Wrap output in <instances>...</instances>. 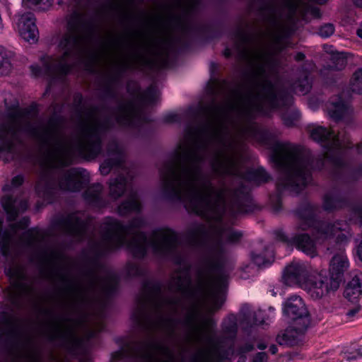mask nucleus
Masks as SVG:
<instances>
[{
  "label": "nucleus",
  "instance_id": "nucleus-12",
  "mask_svg": "<svg viewBox=\"0 0 362 362\" xmlns=\"http://www.w3.org/2000/svg\"><path fill=\"white\" fill-rule=\"evenodd\" d=\"M13 26L19 36L25 41L30 43L37 42L38 30L35 25L33 13L30 12L18 13L14 17Z\"/></svg>",
  "mask_w": 362,
  "mask_h": 362
},
{
  "label": "nucleus",
  "instance_id": "nucleus-54",
  "mask_svg": "<svg viewBox=\"0 0 362 362\" xmlns=\"http://www.w3.org/2000/svg\"><path fill=\"white\" fill-rule=\"evenodd\" d=\"M328 0H318V5L319 4H324L326 2H327Z\"/></svg>",
  "mask_w": 362,
  "mask_h": 362
},
{
  "label": "nucleus",
  "instance_id": "nucleus-39",
  "mask_svg": "<svg viewBox=\"0 0 362 362\" xmlns=\"http://www.w3.org/2000/svg\"><path fill=\"white\" fill-rule=\"evenodd\" d=\"M254 273L255 269L253 267H251L250 265H246L245 267H243V273L241 274L242 278L247 279L248 276L245 275L244 273Z\"/></svg>",
  "mask_w": 362,
  "mask_h": 362
},
{
  "label": "nucleus",
  "instance_id": "nucleus-16",
  "mask_svg": "<svg viewBox=\"0 0 362 362\" xmlns=\"http://www.w3.org/2000/svg\"><path fill=\"white\" fill-rule=\"evenodd\" d=\"M113 118L118 124L127 127L137 126L142 120L141 112L133 102L119 106Z\"/></svg>",
  "mask_w": 362,
  "mask_h": 362
},
{
  "label": "nucleus",
  "instance_id": "nucleus-33",
  "mask_svg": "<svg viewBox=\"0 0 362 362\" xmlns=\"http://www.w3.org/2000/svg\"><path fill=\"white\" fill-rule=\"evenodd\" d=\"M334 32V26L332 23H325L318 28V35L327 38L331 36Z\"/></svg>",
  "mask_w": 362,
  "mask_h": 362
},
{
  "label": "nucleus",
  "instance_id": "nucleus-23",
  "mask_svg": "<svg viewBox=\"0 0 362 362\" xmlns=\"http://www.w3.org/2000/svg\"><path fill=\"white\" fill-rule=\"evenodd\" d=\"M108 155L114 157V160H105L100 168V172L103 175H107L114 165H120L123 162V155L119 145L113 142L108 148Z\"/></svg>",
  "mask_w": 362,
  "mask_h": 362
},
{
  "label": "nucleus",
  "instance_id": "nucleus-46",
  "mask_svg": "<svg viewBox=\"0 0 362 362\" xmlns=\"http://www.w3.org/2000/svg\"><path fill=\"white\" fill-rule=\"evenodd\" d=\"M278 351V349L276 347V346L275 345H272L270 347H269V351L272 354H275Z\"/></svg>",
  "mask_w": 362,
  "mask_h": 362
},
{
  "label": "nucleus",
  "instance_id": "nucleus-43",
  "mask_svg": "<svg viewBox=\"0 0 362 362\" xmlns=\"http://www.w3.org/2000/svg\"><path fill=\"white\" fill-rule=\"evenodd\" d=\"M273 207L275 211L278 212L281 208V203L280 200L276 198V203H273Z\"/></svg>",
  "mask_w": 362,
  "mask_h": 362
},
{
  "label": "nucleus",
  "instance_id": "nucleus-17",
  "mask_svg": "<svg viewBox=\"0 0 362 362\" xmlns=\"http://www.w3.org/2000/svg\"><path fill=\"white\" fill-rule=\"evenodd\" d=\"M62 228L65 233L81 240L86 238L91 227L81 219L80 214H73L62 221Z\"/></svg>",
  "mask_w": 362,
  "mask_h": 362
},
{
  "label": "nucleus",
  "instance_id": "nucleus-36",
  "mask_svg": "<svg viewBox=\"0 0 362 362\" xmlns=\"http://www.w3.org/2000/svg\"><path fill=\"white\" fill-rule=\"evenodd\" d=\"M268 357L266 353H257L253 358L252 362H267Z\"/></svg>",
  "mask_w": 362,
  "mask_h": 362
},
{
  "label": "nucleus",
  "instance_id": "nucleus-42",
  "mask_svg": "<svg viewBox=\"0 0 362 362\" xmlns=\"http://www.w3.org/2000/svg\"><path fill=\"white\" fill-rule=\"evenodd\" d=\"M166 121L168 122H175L177 121V115L176 114H170L167 115Z\"/></svg>",
  "mask_w": 362,
  "mask_h": 362
},
{
  "label": "nucleus",
  "instance_id": "nucleus-13",
  "mask_svg": "<svg viewBox=\"0 0 362 362\" xmlns=\"http://www.w3.org/2000/svg\"><path fill=\"white\" fill-rule=\"evenodd\" d=\"M141 358L146 362H174L173 350L165 344L151 342L145 345L139 354Z\"/></svg>",
  "mask_w": 362,
  "mask_h": 362
},
{
  "label": "nucleus",
  "instance_id": "nucleus-10",
  "mask_svg": "<svg viewBox=\"0 0 362 362\" xmlns=\"http://www.w3.org/2000/svg\"><path fill=\"white\" fill-rule=\"evenodd\" d=\"M318 144L323 148V156L335 165L341 164L344 148H349L345 141H341L334 133L322 127H318Z\"/></svg>",
  "mask_w": 362,
  "mask_h": 362
},
{
  "label": "nucleus",
  "instance_id": "nucleus-32",
  "mask_svg": "<svg viewBox=\"0 0 362 362\" xmlns=\"http://www.w3.org/2000/svg\"><path fill=\"white\" fill-rule=\"evenodd\" d=\"M351 88L353 92L362 93V69L354 73L351 81Z\"/></svg>",
  "mask_w": 362,
  "mask_h": 362
},
{
  "label": "nucleus",
  "instance_id": "nucleus-7",
  "mask_svg": "<svg viewBox=\"0 0 362 362\" xmlns=\"http://www.w3.org/2000/svg\"><path fill=\"white\" fill-rule=\"evenodd\" d=\"M127 177L122 174L115 179H112L109 183V195L113 200L119 199L124 192L129 189V194L126 201L123 202L117 208V212L121 216H125L132 211H139L141 204L136 192L132 187L129 180V170H123Z\"/></svg>",
  "mask_w": 362,
  "mask_h": 362
},
{
  "label": "nucleus",
  "instance_id": "nucleus-58",
  "mask_svg": "<svg viewBox=\"0 0 362 362\" xmlns=\"http://www.w3.org/2000/svg\"><path fill=\"white\" fill-rule=\"evenodd\" d=\"M269 310H270L272 312H273V311H274V308H270Z\"/></svg>",
  "mask_w": 362,
  "mask_h": 362
},
{
  "label": "nucleus",
  "instance_id": "nucleus-22",
  "mask_svg": "<svg viewBox=\"0 0 362 362\" xmlns=\"http://www.w3.org/2000/svg\"><path fill=\"white\" fill-rule=\"evenodd\" d=\"M1 204L9 221L14 220L18 213L25 210L28 206L25 201L13 199L9 196H5L2 199Z\"/></svg>",
  "mask_w": 362,
  "mask_h": 362
},
{
  "label": "nucleus",
  "instance_id": "nucleus-6",
  "mask_svg": "<svg viewBox=\"0 0 362 362\" xmlns=\"http://www.w3.org/2000/svg\"><path fill=\"white\" fill-rule=\"evenodd\" d=\"M117 284V276L113 272L104 267L96 265L88 272L82 281L70 285L71 297L77 303L86 304L91 301L95 293H110Z\"/></svg>",
  "mask_w": 362,
  "mask_h": 362
},
{
  "label": "nucleus",
  "instance_id": "nucleus-11",
  "mask_svg": "<svg viewBox=\"0 0 362 362\" xmlns=\"http://www.w3.org/2000/svg\"><path fill=\"white\" fill-rule=\"evenodd\" d=\"M349 267L348 259L343 251L335 255L330 262L329 278L320 281L318 289L322 290V294L334 291L339 287L344 272Z\"/></svg>",
  "mask_w": 362,
  "mask_h": 362
},
{
  "label": "nucleus",
  "instance_id": "nucleus-15",
  "mask_svg": "<svg viewBox=\"0 0 362 362\" xmlns=\"http://www.w3.org/2000/svg\"><path fill=\"white\" fill-rule=\"evenodd\" d=\"M28 221L23 218L19 223H9L4 226L2 220L0 219V252L4 257H8L13 247V240L20 228H24L28 226Z\"/></svg>",
  "mask_w": 362,
  "mask_h": 362
},
{
  "label": "nucleus",
  "instance_id": "nucleus-55",
  "mask_svg": "<svg viewBox=\"0 0 362 362\" xmlns=\"http://www.w3.org/2000/svg\"><path fill=\"white\" fill-rule=\"evenodd\" d=\"M311 136L312 138L313 139V140H315L316 139V137H315V132L314 130L311 133Z\"/></svg>",
  "mask_w": 362,
  "mask_h": 362
},
{
  "label": "nucleus",
  "instance_id": "nucleus-1",
  "mask_svg": "<svg viewBox=\"0 0 362 362\" xmlns=\"http://www.w3.org/2000/svg\"><path fill=\"white\" fill-rule=\"evenodd\" d=\"M276 100V94H227L221 103H213L201 118L187 125L173 158L160 170L165 194L182 202L188 211L212 221L207 233L202 226L189 232L193 245L206 242L194 283L185 263L183 247L171 229H156L147 238L139 231L145 223L141 218L124 226L108 217L100 226V240L96 245L100 252L125 247L135 257H142L150 250L156 255L170 257L176 264H182L172 277L169 293L158 283L144 286L132 317L141 325L148 320V312L153 311L156 315L154 325L173 336L180 320L177 315L183 313L185 326L195 328V341L203 346L208 359L216 355L221 346L215 330L216 322L209 317H201L202 313H213L221 307L228 279V274L219 268L224 245L238 242L243 234L223 218L226 209L233 215L240 212L235 209L239 204L236 192L223 183L215 186L212 177L203 172L202 163L209 155L215 174L240 175L236 143L230 127L237 128L246 138L257 139L260 131L252 119L255 114L274 108Z\"/></svg>",
  "mask_w": 362,
  "mask_h": 362
},
{
  "label": "nucleus",
  "instance_id": "nucleus-45",
  "mask_svg": "<svg viewBox=\"0 0 362 362\" xmlns=\"http://www.w3.org/2000/svg\"><path fill=\"white\" fill-rule=\"evenodd\" d=\"M357 252H358V255L360 259L362 260V239H361V241L358 247Z\"/></svg>",
  "mask_w": 362,
  "mask_h": 362
},
{
  "label": "nucleus",
  "instance_id": "nucleus-44",
  "mask_svg": "<svg viewBox=\"0 0 362 362\" xmlns=\"http://www.w3.org/2000/svg\"><path fill=\"white\" fill-rule=\"evenodd\" d=\"M359 310V306H356L353 310H351L349 313H348V315L349 316H353Z\"/></svg>",
  "mask_w": 362,
  "mask_h": 362
},
{
  "label": "nucleus",
  "instance_id": "nucleus-41",
  "mask_svg": "<svg viewBox=\"0 0 362 362\" xmlns=\"http://www.w3.org/2000/svg\"><path fill=\"white\" fill-rule=\"evenodd\" d=\"M338 63L334 66V69H341L346 65V60L343 57H337V59Z\"/></svg>",
  "mask_w": 362,
  "mask_h": 362
},
{
  "label": "nucleus",
  "instance_id": "nucleus-48",
  "mask_svg": "<svg viewBox=\"0 0 362 362\" xmlns=\"http://www.w3.org/2000/svg\"><path fill=\"white\" fill-rule=\"evenodd\" d=\"M362 354L360 352H358L357 354L354 356H347L348 360H354L356 359L358 357H361Z\"/></svg>",
  "mask_w": 362,
  "mask_h": 362
},
{
  "label": "nucleus",
  "instance_id": "nucleus-24",
  "mask_svg": "<svg viewBox=\"0 0 362 362\" xmlns=\"http://www.w3.org/2000/svg\"><path fill=\"white\" fill-rule=\"evenodd\" d=\"M341 230L339 223L332 225L318 222V241L322 238L326 239L332 236H337V240L342 242L346 236L339 232Z\"/></svg>",
  "mask_w": 362,
  "mask_h": 362
},
{
  "label": "nucleus",
  "instance_id": "nucleus-20",
  "mask_svg": "<svg viewBox=\"0 0 362 362\" xmlns=\"http://www.w3.org/2000/svg\"><path fill=\"white\" fill-rule=\"evenodd\" d=\"M140 59L139 54L136 52L124 53L118 59L113 62L112 71L113 73V80H119L122 72L127 69H133Z\"/></svg>",
  "mask_w": 362,
  "mask_h": 362
},
{
  "label": "nucleus",
  "instance_id": "nucleus-38",
  "mask_svg": "<svg viewBox=\"0 0 362 362\" xmlns=\"http://www.w3.org/2000/svg\"><path fill=\"white\" fill-rule=\"evenodd\" d=\"M297 119V115H294L292 118H290L288 115L284 116V121L286 125L293 126L295 124V121Z\"/></svg>",
  "mask_w": 362,
  "mask_h": 362
},
{
  "label": "nucleus",
  "instance_id": "nucleus-37",
  "mask_svg": "<svg viewBox=\"0 0 362 362\" xmlns=\"http://www.w3.org/2000/svg\"><path fill=\"white\" fill-rule=\"evenodd\" d=\"M23 182V177L22 175L15 176L11 180L12 187H17L22 185Z\"/></svg>",
  "mask_w": 362,
  "mask_h": 362
},
{
  "label": "nucleus",
  "instance_id": "nucleus-35",
  "mask_svg": "<svg viewBox=\"0 0 362 362\" xmlns=\"http://www.w3.org/2000/svg\"><path fill=\"white\" fill-rule=\"evenodd\" d=\"M58 259V254L57 252H51L44 257V261L47 264H54Z\"/></svg>",
  "mask_w": 362,
  "mask_h": 362
},
{
  "label": "nucleus",
  "instance_id": "nucleus-52",
  "mask_svg": "<svg viewBox=\"0 0 362 362\" xmlns=\"http://www.w3.org/2000/svg\"><path fill=\"white\" fill-rule=\"evenodd\" d=\"M303 57H304V55H303V54H301V53L298 54L296 56V59L298 60H301L303 59Z\"/></svg>",
  "mask_w": 362,
  "mask_h": 362
},
{
  "label": "nucleus",
  "instance_id": "nucleus-18",
  "mask_svg": "<svg viewBox=\"0 0 362 362\" xmlns=\"http://www.w3.org/2000/svg\"><path fill=\"white\" fill-rule=\"evenodd\" d=\"M6 273L11 281V292L13 295L21 296L28 290L24 268L21 264L12 262L6 268Z\"/></svg>",
  "mask_w": 362,
  "mask_h": 362
},
{
  "label": "nucleus",
  "instance_id": "nucleus-28",
  "mask_svg": "<svg viewBox=\"0 0 362 362\" xmlns=\"http://www.w3.org/2000/svg\"><path fill=\"white\" fill-rule=\"evenodd\" d=\"M13 53L4 47H0V76L8 74L13 67Z\"/></svg>",
  "mask_w": 362,
  "mask_h": 362
},
{
  "label": "nucleus",
  "instance_id": "nucleus-14",
  "mask_svg": "<svg viewBox=\"0 0 362 362\" xmlns=\"http://www.w3.org/2000/svg\"><path fill=\"white\" fill-rule=\"evenodd\" d=\"M283 312L287 320L294 324H309L308 312L303 299L298 296L288 298L284 303Z\"/></svg>",
  "mask_w": 362,
  "mask_h": 362
},
{
  "label": "nucleus",
  "instance_id": "nucleus-34",
  "mask_svg": "<svg viewBox=\"0 0 362 362\" xmlns=\"http://www.w3.org/2000/svg\"><path fill=\"white\" fill-rule=\"evenodd\" d=\"M10 325L11 320L7 315L4 314L2 316H0V332L4 328L9 327Z\"/></svg>",
  "mask_w": 362,
  "mask_h": 362
},
{
  "label": "nucleus",
  "instance_id": "nucleus-57",
  "mask_svg": "<svg viewBox=\"0 0 362 362\" xmlns=\"http://www.w3.org/2000/svg\"><path fill=\"white\" fill-rule=\"evenodd\" d=\"M358 151L361 152V149L359 148V146L357 147Z\"/></svg>",
  "mask_w": 362,
  "mask_h": 362
},
{
  "label": "nucleus",
  "instance_id": "nucleus-19",
  "mask_svg": "<svg viewBox=\"0 0 362 362\" xmlns=\"http://www.w3.org/2000/svg\"><path fill=\"white\" fill-rule=\"evenodd\" d=\"M308 325L305 320L303 324H294L284 332L279 334L276 340L281 345L293 346L298 343L300 340L302 334L305 330Z\"/></svg>",
  "mask_w": 362,
  "mask_h": 362
},
{
  "label": "nucleus",
  "instance_id": "nucleus-47",
  "mask_svg": "<svg viewBox=\"0 0 362 362\" xmlns=\"http://www.w3.org/2000/svg\"><path fill=\"white\" fill-rule=\"evenodd\" d=\"M356 216H358V218H359V221L362 224V209L358 210L356 211Z\"/></svg>",
  "mask_w": 362,
  "mask_h": 362
},
{
  "label": "nucleus",
  "instance_id": "nucleus-4",
  "mask_svg": "<svg viewBox=\"0 0 362 362\" xmlns=\"http://www.w3.org/2000/svg\"><path fill=\"white\" fill-rule=\"evenodd\" d=\"M271 160L281 173L278 182L281 189L297 194L310 182V160L300 147L291 143L276 142Z\"/></svg>",
  "mask_w": 362,
  "mask_h": 362
},
{
  "label": "nucleus",
  "instance_id": "nucleus-49",
  "mask_svg": "<svg viewBox=\"0 0 362 362\" xmlns=\"http://www.w3.org/2000/svg\"><path fill=\"white\" fill-rule=\"evenodd\" d=\"M257 347H258V349L263 350L267 348V345L264 343H259L257 345Z\"/></svg>",
  "mask_w": 362,
  "mask_h": 362
},
{
  "label": "nucleus",
  "instance_id": "nucleus-2",
  "mask_svg": "<svg viewBox=\"0 0 362 362\" xmlns=\"http://www.w3.org/2000/svg\"><path fill=\"white\" fill-rule=\"evenodd\" d=\"M107 127V124H102L91 112L81 122L76 134L69 137L57 120L33 123L28 113L15 107L8 111L0 124V159L8 162L20 158L23 151L20 134L25 131L45 148V164L49 172L37 184V192L49 197L57 189L78 191L88 182V173L81 168L67 171L58 168L71 164L76 156L88 158L97 156L101 150L102 132Z\"/></svg>",
  "mask_w": 362,
  "mask_h": 362
},
{
  "label": "nucleus",
  "instance_id": "nucleus-3",
  "mask_svg": "<svg viewBox=\"0 0 362 362\" xmlns=\"http://www.w3.org/2000/svg\"><path fill=\"white\" fill-rule=\"evenodd\" d=\"M92 31L84 23L83 16L78 12L73 13L67 21L66 33L59 43L62 55L43 57L42 66H31L32 72L35 76H61L70 71L74 61L81 60L86 54L93 62H96L99 53L92 49Z\"/></svg>",
  "mask_w": 362,
  "mask_h": 362
},
{
  "label": "nucleus",
  "instance_id": "nucleus-51",
  "mask_svg": "<svg viewBox=\"0 0 362 362\" xmlns=\"http://www.w3.org/2000/svg\"><path fill=\"white\" fill-rule=\"evenodd\" d=\"M354 1L358 6H362V0H354Z\"/></svg>",
  "mask_w": 362,
  "mask_h": 362
},
{
  "label": "nucleus",
  "instance_id": "nucleus-53",
  "mask_svg": "<svg viewBox=\"0 0 362 362\" xmlns=\"http://www.w3.org/2000/svg\"><path fill=\"white\" fill-rule=\"evenodd\" d=\"M357 35L359 37L362 39V28H359L357 30Z\"/></svg>",
  "mask_w": 362,
  "mask_h": 362
},
{
  "label": "nucleus",
  "instance_id": "nucleus-27",
  "mask_svg": "<svg viewBox=\"0 0 362 362\" xmlns=\"http://www.w3.org/2000/svg\"><path fill=\"white\" fill-rule=\"evenodd\" d=\"M252 262L257 267H266L269 266L274 261V254L272 250L265 249L263 253L253 251L250 255Z\"/></svg>",
  "mask_w": 362,
  "mask_h": 362
},
{
  "label": "nucleus",
  "instance_id": "nucleus-21",
  "mask_svg": "<svg viewBox=\"0 0 362 362\" xmlns=\"http://www.w3.org/2000/svg\"><path fill=\"white\" fill-rule=\"evenodd\" d=\"M344 298L356 304L362 297V272L356 273L349 281L344 292Z\"/></svg>",
  "mask_w": 362,
  "mask_h": 362
},
{
  "label": "nucleus",
  "instance_id": "nucleus-31",
  "mask_svg": "<svg viewBox=\"0 0 362 362\" xmlns=\"http://www.w3.org/2000/svg\"><path fill=\"white\" fill-rule=\"evenodd\" d=\"M248 178L255 182L260 183L267 182L269 179V175L262 168L250 170L248 172Z\"/></svg>",
  "mask_w": 362,
  "mask_h": 362
},
{
  "label": "nucleus",
  "instance_id": "nucleus-50",
  "mask_svg": "<svg viewBox=\"0 0 362 362\" xmlns=\"http://www.w3.org/2000/svg\"><path fill=\"white\" fill-rule=\"evenodd\" d=\"M108 43H109L108 42H103L104 45H102L103 49H108L110 48V47H110V45H107Z\"/></svg>",
  "mask_w": 362,
  "mask_h": 362
},
{
  "label": "nucleus",
  "instance_id": "nucleus-56",
  "mask_svg": "<svg viewBox=\"0 0 362 362\" xmlns=\"http://www.w3.org/2000/svg\"><path fill=\"white\" fill-rule=\"evenodd\" d=\"M301 92H302L303 94H305V93H306L308 92V89L306 90H305V91L302 90Z\"/></svg>",
  "mask_w": 362,
  "mask_h": 362
},
{
  "label": "nucleus",
  "instance_id": "nucleus-25",
  "mask_svg": "<svg viewBox=\"0 0 362 362\" xmlns=\"http://www.w3.org/2000/svg\"><path fill=\"white\" fill-rule=\"evenodd\" d=\"M103 186L100 184H95L90 186L85 192L84 197L90 204L96 207L106 206V202L103 199L101 192Z\"/></svg>",
  "mask_w": 362,
  "mask_h": 362
},
{
  "label": "nucleus",
  "instance_id": "nucleus-8",
  "mask_svg": "<svg viewBox=\"0 0 362 362\" xmlns=\"http://www.w3.org/2000/svg\"><path fill=\"white\" fill-rule=\"evenodd\" d=\"M264 316V312L262 310L247 313L242 311L238 317L230 315L222 322L223 335L226 338L233 339L236 336L238 323L240 327L245 331L255 325H264L267 323Z\"/></svg>",
  "mask_w": 362,
  "mask_h": 362
},
{
  "label": "nucleus",
  "instance_id": "nucleus-9",
  "mask_svg": "<svg viewBox=\"0 0 362 362\" xmlns=\"http://www.w3.org/2000/svg\"><path fill=\"white\" fill-rule=\"evenodd\" d=\"M313 269L308 264L294 263L288 266L284 273V278L288 284H296L314 296L317 292L315 277L311 275Z\"/></svg>",
  "mask_w": 362,
  "mask_h": 362
},
{
  "label": "nucleus",
  "instance_id": "nucleus-29",
  "mask_svg": "<svg viewBox=\"0 0 362 362\" xmlns=\"http://www.w3.org/2000/svg\"><path fill=\"white\" fill-rule=\"evenodd\" d=\"M42 238V233L40 230L33 228L26 230L22 238L21 241L23 243L30 247H35L38 244Z\"/></svg>",
  "mask_w": 362,
  "mask_h": 362
},
{
  "label": "nucleus",
  "instance_id": "nucleus-26",
  "mask_svg": "<svg viewBox=\"0 0 362 362\" xmlns=\"http://www.w3.org/2000/svg\"><path fill=\"white\" fill-rule=\"evenodd\" d=\"M351 108L349 105L339 100L337 103H333L329 108V114L332 118L335 120H340L343 119L346 115L351 112Z\"/></svg>",
  "mask_w": 362,
  "mask_h": 362
},
{
  "label": "nucleus",
  "instance_id": "nucleus-30",
  "mask_svg": "<svg viewBox=\"0 0 362 362\" xmlns=\"http://www.w3.org/2000/svg\"><path fill=\"white\" fill-rule=\"evenodd\" d=\"M23 4L28 7H33L40 11L48 10L53 4L52 0H23Z\"/></svg>",
  "mask_w": 362,
  "mask_h": 362
},
{
  "label": "nucleus",
  "instance_id": "nucleus-5",
  "mask_svg": "<svg viewBox=\"0 0 362 362\" xmlns=\"http://www.w3.org/2000/svg\"><path fill=\"white\" fill-rule=\"evenodd\" d=\"M316 207L310 203L303 204L298 210L297 229L302 233L288 237L284 232L276 233V239L288 245H294L305 255L316 256L317 219Z\"/></svg>",
  "mask_w": 362,
  "mask_h": 362
},
{
  "label": "nucleus",
  "instance_id": "nucleus-40",
  "mask_svg": "<svg viewBox=\"0 0 362 362\" xmlns=\"http://www.w3.org/2000/svg\"><path fill=\"white\" fill-rule=\"evenodd\" d=\"M253 349V345L249 343H247L244 347H241L239 350L240 354H244L247 352L250 351Z\"/></svg>",
  "mask_w": 362,
  "mask_h": 362
}]
</instances>
